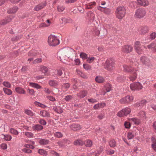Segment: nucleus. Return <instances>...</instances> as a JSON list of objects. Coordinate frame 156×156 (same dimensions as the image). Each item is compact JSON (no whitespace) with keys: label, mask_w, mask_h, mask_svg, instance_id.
<instances>
[{"label":"nucleus","mask_w":156,"mask_h":156,"mask_svg":"<svg viewBox=\"0 0 156 156\" xmlns=\"http://www.w3.org/2000/svg\"><path fill=\"white\" fill-rule=\"evenodd\" d=\"M96 81L98 83H103L105 81V80L103 77L101 76H98L95 78Z\"/></svg>","instance_id":"cd10ccee"},{"label":"nucleus","mask_w":156,"mask_h":156,"mask_svg":"<svg viewBox=\"0 0 156 156\" xmlns=\"http://www.w3.org/2000/svg\"><path fill=\"white\" fill-rule=\"evenodd\" d=\"M111 90V86L109 84H107L106 87V92L105 93H101V94L104 95L105 93L106 92H108L110 91Z\"/></svg>","instance_id":"3c124183"},{"label":"nucleus","mask_w":156,"mask_h":156,"mask_svg":"<svg viewBox=\"0 0 156 156\" xmlns=\"http://www.w3.org/2000/svg\"><path fill=\"white\" fill-rule=\"evenodd\" d=\"M48 43L49 45L54 46L58 44L59 42L56 37L51 35L48 37Z\"/></svg>","instance_id":"7ed1b4c3"},{"label":"nucleus","mask_w":156,"mask_h":156,"mask_svg":"<svg viewBox=\"0 0 156 156\" xmlns=\"http://www.w3.org/2000/svg\"><path fill=\"white\" fill-rule=\"evenodd\" d=\"M80 56L83 59H86L87 58V55L83 52L81 53L80 55Z\"/></svg>","instance_id":"864d4df0"},{"label":"nucleus","mask_w":156,"mask_h":156,"mask_svg":"<svg viewBox=\"0 0 156 156\" xmlns=\"http://www.w3.org/2000/svg\"><path fill=\"white\" fill-rule=\"evenodd\" d=\"M12 19L10 17L0 21V25H4L9 22Z\"/></svg>","instance_id":"4be33fe9"},{"label":"nucleus","mask_w":156,"mask_h":156,"mask_svg":"<svg viewBox=\"0 0 156 156\" xmlns=\"http://www.w3.org/2000/svg\"><path fill=\"white\" fill-rule=\"evenodd\" d=\"M10 132L11 133L15 135H17L18 134V132L16 130L12 128L10 129Z\"/></svg>","instance_id":"a18cd8bd"},{"label":"nucleus","mask_w":156,"mask_h":156,"mask_svg":"<svg viewBox=\"0 0 156 156\" xmlns=\"http://www.w3.org/2000/svg\"><path fill=\"white\" fill-rule=\"evenodd\" d=\"M138 115L141 118L145 119L146 118V113L143 111H140Z\"/></svg>","instance_id":"c9c22d12"},{"label":"nucleus","mask_w":156,"mask_h":156,"mask_svg":"<svg viewBox=\"0 0 156 156\" xmlns=\"http://www.w3.org/2000/svg\"><path fill=\"white\" fill-rule=\"evenodd\" d=\"M3 84L5 87L8 88H10L11 87V84L8 82H4L3 83Z\"/></svg>","instance_id":"13d9d810"},{"label":"nucleus","mask_w":156,"mask_h":156,"mask_svg":"<svg viewBox=\"0 0 156 156\" xmlns=\"http://www.w3.org/2000/svg\"><path fill=\"white\" fill-rule=\"evenodd\" d=\"M115 68V63L113 59L109 58L107 59L104 68L108 71H112Z\"/></svg>","instance_id":"f03ea898"},{"label":"nucleus","mask_w":156,"mask_h":156,"mask_svg":"<svg viewBox=\"0 0 156 156\" xmlns=\"http://www.w3.org/2000/svg\"><path fill=\"white\" fill-rule=\"evenodd\" d=\"M28 93L30 95H34V94L35 91L33 89H28Z\"/></svg>","instance_id":"338daca9"},{"label":"nucleus","mask_w":156,"mask_h":156,"mask_svg":"<svg viewBox=\"0 0 156 156\" xmlns=\"http://www.w3.org/2000/svg\"><path fill=\"white\" fill-rule=\"evenodd\" d=\"M85 145L88 147H90L92 145V141L89 140H87L84 143Z\"/></svg>","instance_id":"ea45409f"},{"label":"nucleus","mask_w":156,"mask_h":156,"mask_svg":"<svg viewBox=\"0 0 156 156\" xmlns=\"http://www.w3.org/2000/svg\"><path fill=\"white\" fill-rule=\"evenodd\" d=\"M125 13V9L123 7H119L116 10V16L117 18L119 19H122L124 16Z\"/></svg>","instance_id":"f257e3e1"},{"label":"nucleus","mask_w":156,"mask_h":156,"mask_svg":"<svg viewBox=\"0 0 156 156\" xmlns=\"http://www.w3.org/2000/svg\"><path fill=\"white\" fill-rule=\"evenodd\" d=\"M106 153L108 154H112L114 153V151L113 150L110 149L109 147L106 148L105 150Z\"/></svg>","instance_id":"79ce46f5"},{"label":"nucleus","mask_w":156,"mask_h":156,"mask_svg":"<svg viewBox=\"0 0 156 156\" xmlns=\"http://www.w3.org/2000/svg\"><path fill=\"white\" fill-rule=\"evenodd\" d=\"M15 90L17 93L21 94H24L25 93V91L22 88L19 87L15 88Z\"/></svg>","instance_id":"a878e982"},{"label":"nucleus","mask_w":156,"mask_h":156,"mask_svg":"<svg viewBox=\"0 0 156 156\" xmlns=\"http://www.w3.org/2000/svg\"><path fill=\"white\" fill-rule=\"evenodd\" d=\"M141 62L143 64L148 65L150 62L149 59L145 56H142L140 58Z\"/></svg>","instance_id":"9d476101"},{"label":"nucleus","mask_w":156,"mask_h":156,"mask_svg":"<svg viewBox=\"0 0 156 156\" xmlns=\"http://www.w3.org/2000/svg\"><path fill=\"white\" fill-rule=\"evenodd\" d=\"M49 26V24L46 25L45 23H40L39 25L40 28L44 27Z\"/></svg>","instance_id":"69168bd1"},{"label":"nucleus","mask_w":156,"mask_h":156,"mask_svg":"<svg viewBox=\"0 0 156 156\" xmlns=\"http://www.w3.org/2000/svg\"><path fill=\"white\" fill-rule=\"evenodd\" d=\"M136 135V133L135 131L129 132L128 133L127 137L129 139H131L134 138Z\"/></svg>","instance_id":"6ab92c4d"},{"label":"nucleus","mask_w":156,"mask_h":156,"mask_svg":"<svg viewBox=\"0 0 156 156\" xmlns=\"http://www.w3.org/2000/svg\"><path fill=\"white\" fill-rule=\"evenodd\" d=\"M135 69L133 68L128 66L124 65L123 66V71L126 72L131 73L133 72Z\"/></svg>","instance_id":"4468645a"},{"label":"nucleus","mask_w":156,"mask_h":156,"mask_svg":"<svg viewBox=\"0 0 156 156\" xmlns=\"http://www.w3.org/2000/svg\"><path fill=\"white\" fill-rule=\"evenodd\" d=\"M83 68L86 70L90 69H91V66L87 64H83Z\"/></svg>","instance_id":"052dcab7"},{"label":"nucleus","mask_w":156,"mask_h":156,"mask_svg":"<svg viewBox=\"0 0 156 156\" xmlns=\"http://www.w3.org/2000/svg\"><path fill=\"white\" fill-rule=\"evenodd\" d=\"M125 98L126 103H129L132 101L133 99V97L130 95L127 96Z\"/></svg>","instance_id":"c756f323"},{"label":"nucleus","mask_w":156,"mask_h":156,"mask_svg":"<svg viewBox=\"0 0 156 156\" xmlns=\"http://www.w3.org/2000/svg\"><path fill=\"white\" fill-rule=\"evenodd\" d=\"M41 70L43 72L46 73L48 71V69L45 66H40Z\"/></svg>","instance_id":"603ef678"},{"label":"nucleus","mask_w":156,"mask_h":156,"mask_svg":"<svg viewBox=\"0 0 156 156\" xmlns=\"http://www.w3.org/2000/svg\"><path fill=\"white\" fill-rule=\"evenodd\" d=\"M3 139L7 141H10L12 139V136L9 135H4Z\"/></svg>","instance_id":"37998d69"},{"label":"nucleus","mask_w":156,"mask_h":156,"mask_svg":"<svg viewBox=\"0 0 156 156\" xmlns=\"http://www.w3.org/2000/svg\"><path fill=\"white\" fill-rule=\"evenodd\" d=\"M138 5L143 6H146L149 4L147 0H137Z\"/></svg>","instance_id":"ddd939ff"},{"label":"nucleus","mask_w":156,"mask_h":156,"mask_svg":"<svg viewBox=\"0 0 156 156\" xmlns=\"http://www.w3.org/2000/svg\"><path fill=\"white\" fill-rule=\"evenodd\" d=\"M1 147L2 149L5 150L7 149V145L5 143L2 144L1 145Z\"/></svg>","instance_id":"774afa93"},{"label":"nucleus","mask_w":156,"mask_h":156,"mask_svg":"<svg viewBox=\"0 0 156 156\" xmlns=\"http://www.w3.org/2000/svg\"><path fill=\"white\" fill-rule=\"evenodd\" d=\"M156 37V33L153 32L150 35V38L151 40L154 39Z\"/></svg>","instance_id":"6e6d98bb"},{"label":"nucleus","mask_w":156,"mask_h":156,"mask_svg":"<svg viewBox=\"0 0 156 156\" xmlns=\"http://www.w3.org/2000/svg\"><path fill=\"white\" fill-rule=\"evenodd\" d=\"M22 151L24 152L27 153H30L32 152V151L28 148H25L22 149Z\"/></svg>","instance_id":"e2e57ef3"},{"label":"nucleus","mask_w":156,"mask_h":156,"mask_svg":"<svg viewBox=\"0 0 156 156\" xmlns=\"http://www.w3.org/2000/svg\"><path fill=\"white\" fill-rule=\"evenodd\" d=\"M46 5L45 2H43L35 6L34 9V10L38 11L43 9Z\"/></svg>","instance_id":"9b49d317"},{"label":"nucleus","mask_w":156,"mask_h":156,"mask_svg":"<svg viewBox=\"0 0 156 156\" xmlns=\"http://www.w3.org/2000/svg\"><path fill=\"white\" fill-rule=\"evenodd\" d=\"M129 120L130 121L133 122L134 124L136 125H138L140 123V120L135 118L129 119Z\"/></svg>","instance_id":"bb28decb"},{"label":"nucleus","mask_w":156,"mask_h":156,"mask_svg":"<svg viewBox=\"0 0 156 156\" xmlns=\"http://www.w3.org/2000/svg\"><path fill=\"white\" fill-rule=\"evenodd\" d=\"M65 7L62 5H59L58 6V10L59 12H62L65 9Z\"/></svg>","instance_id":"4d7b16f0"},{"label":"nucleus","mask_w":156,"mask_h":156,"mask_svg":"<svg viewBox=\"0 0 156 156\" xmlns=\"http://www.w3.org/2000/svg\"><path fill=\"white\" fill-rule=\"evenodd\" d=\"M152 147L154 151H156V140L154 139H152Z\"/></svg>","instance_id":"49530a36"},{"label":"nucleus","mask_w":156,"mask_h":156,"mask_svg":"<svg viewBox=\"0 0 156 156\" xmlns=\"http://www.w3.org/2000/svg\"><path fill=\"white\" fill-rule=\"evenodd\" d=\"M134 49L136 51L138 54H140L143 53V50L141 46L140 43L139 41H136L135 43Z\"/></svg>","instance_id":"0eeeda50"},{"label":"nucleus","mask_w":156,"mask_h":156,"mask_svg":"<svg viewBox=\"0 0 156 156\" xmlns=\"http://www.w3.org/2000/svg\"><path fill=\"white\" fill-rule=\"evenodd\" d=\"M87 91L85 90H83L80 91L77 94L78 96L80 98H83L87 94Z\"/></svg>","instance_id":"5701e85b"},{"label":"nucleus","mask_w":156,"mask_h":156,"mask_svg":"<svg viewBox=\"0 0 156 156\" xmlns=\"http://www.w3.org/2000/svg\"><path fill=\"white\" fill-rule=\"evenodd\" d=\"M70 127L72 130L75 131L79 130L81 129V127L80 125L75 124L71 125Z\"/></svg>","instance_id":"dca6fc26"},{"label":"nucleus","mask_w":156,"mask_h":156,"mask_svg":"<svg viewBox=\"0 0 156 156\" xmlns=\"http://www.w3.org/2000/svg\"><path fill=\"white\" fill-rule=\"evenodd\" d=\"M54 73L55 75H58L59 76H61L62 73V70L60 69L55 70Z\"/></svg>","instance_id":"8fccbe9b"},{"label":"nucleus","mask_w":156,"mask_h":156,"mask_svg":"<svg viewBox=\"0 0 156 156\" xmlns=\"http://www.w3.org/2000/svg\"><path fill=\"white\" fill-rule=\"evenodd\" d=\"M48 140L44 139H41L39 141V143L41 145H46L48 144Z\"/></svg>","instance_id":"c85d7f7f"},{"label":"nucleus","mask_w":156,"mask_h":156,"mask_svg":"<svg viewBox=\"0 0 156 156\" xmlns=\"http://www.w3.org/2000/svg\"><path fill=\"white\" fill-rule=\"evenodd\" d=\"M137 70L135 69L133 72H131V74L129 77L130 80L133 81L136 79L137 76Z\"/></svg>","instance_id":"f8f14e48"},{"label":"nucleus","mask_w":156,"mask_h":156,"mask_svg":"<svg viewBox=\"0 0 156 156\" xmlns=\"http://www.w3.org/2000/svg\"><path fill=\"white\" fill-rule=\"evenodd\" d=\"M84 144V142L81 140L78 139L75 141L74 142V145H82Z\"/></svg>","instance_id":"58836bf2"},{"label":"nucleus","mask_w":156,"mask_h":156,"mask_svg":"<svg viewBox=\"0 0 156 156\" xmlns=\"http://www.w3.org/2000/svg\"><path fill=\"white\" fill-rule=\"evenodd\" d=\"M60 21L61 23L65 24L67 23L71 22L72 20L70 19H67L65 17H62L61 18Z\"/></svg>","instance_id":"393cba45"},{"label":"nucleus","mask_w":156,"mask_h":156,"mask_svg":"<svg viewBox=\"0 0 156 156\" xmlns=\"http://www.w3.org/2000/svg\"><path fill=\"white\" fill-rule=\"evenodd\" d=\"M148 30V28L147 26L142 27L139 30L140 33L142 34L147 33Z\"/></svg>","instance_id":"2eb2a0df"},{"label":"nucleus","mask_w":156,"mask_h":156,"mask_svg":"<svg viewBox=\"0 0 156 156\" xmlns=\"http://www.w3.org/2000/svg\"><path fill=\"white\" fill-rule=\"evenodd\" d=\"M40 114L43 117H49L50 116L49 113L44 110L41 111Z\"/></svg>","instance_id":"412c9836"},{"label":"nucleus","mask_w":156,"mask_h":156,"mask_svg":"<svg viewBox=\"0 0 156 156\" xmlns=\"http://www.w3.org/2000/svg\"><path fill=\"white\" fill-rule=\"evenodd\" d=\"M3 90L5 94L8 95H10L12 94V91L9 89L4 87Z\"/></svg>","instance_id":"2f4dec72"},{"label":"nucleus","mask_w":156,"mask_h":156,"mask_svg":"<svg viewBox=\"0 0 156 156\" xmlns=\"http://www.w3.org/2000/svg\"><path fill=\"white\" fill-rule=\"evenodd\" d=\"M42 61V58H38L37 59H36L35 60H34L33 62V63L34 64H36L40 62H41Z\"/></svg>","instance_id":"5fc2aeb1"},{"label":"nucleus","mask_w":156,"mask_h":156,"mask_svg":"<svg viewBox=\"0 0 156 156\" xmlns=\"http://www.w3.org/2000/svg\"><path fill=\"white\" fill-rule=\"evenodd\" d=\"M48 83L50 86L52 87H57L58 85V82L56 80H54L49 81Z\"/></svg>","instance_id":"b1692460"},{"label":"nucleus","mask_w":156,"mask_h":156,"mask_svg":"<svg viewBox=\"0 0 156 156\" xmlns=\"http://www.w3.org/2000/svg\"><path fill=\"white\" fill-rule=\"evenodd\" d=\"M115 142L114 140H111L109 142V145L110 146L113 147L115 146Z\"/></svg>","instance_id":"de8ad7c7"},{"label":"nucleus","mask_w":156,"mask_h":156,"mask_svg":"<svg viewBox=\"0 0 156 156\" xmlns=\"http://www.w3.org/2000/svg\"><path fill=\"white\" fill-rule=\"evenodd\" d=\"M54 110L58 113H61L63 112L62 109L60 107H54L53 108Z\"/></svg>","instance_id":"f704fd0d"},{"label":"nucleus","mask_w":156,"mask_h":156,"mask_svg":"<svg viewBox=\"0 0 156 156\" xmlns=\"http://www.w3.org/2000/svg\"><path fill=\"white\" fill-rule=\"evenodd\" d=\"M146 14L145 9L143 8L137 9L136 11L135 17L137 18H141L144 17Z\"/></svg>","instance_id":"20e7f679"},{"label":"nucleus","mask_w":156,"mask_h":156,"mask_svg":"<svg viewBox=\"0 0 156 156\" xmlns=\"http://www.w3.org/2000/svg\"><path fill=\"white\" fill-rule=\"evenodd\" d=\"M94 59V58L93 57H91L88 58L87 60V61L89 63H91L93 62Z\"/></svg>","instance_id":"0e129e2a"},{"label":"nucleus","mask_w":156,"mask_h":156,"mask_svg":"<svg viewBox=\"0 0 156 156\" xmlns=\"http://www.w3.org/2000/svg\"><path fill=\"white\" fill-rule=\"evenodd\" d=\"M130 87L132 90H139L143 88V86L139 82H137L131 83L130 84Z\"/></svg>","instance_id":"423d86ee"},{"label":"nucleus","mask_w":156,"mask_h":156,"mask_svg":"<svg viewBox=\"0 0 156 156\" xmlns=\"http://www.w3.org/2000/svg\"><path fill=\"white\" fill-rule=\"evenodd\" d=\"M126 79V77L123 76H119L117 79V81L119 82L123 81Z\"/></svg>","instance_id":"c03bdc74"},{"label":"nucleus","mask_w":156,"mask_h":156,"mask_svg":"<svg viewBox=\"0 0 156 156\" xmlns=\"http://www.w3.org/2000/svg\"><path fill=\"white\" fill-rule=\"evenodd\" d=\"M54 136L58 138H60L62 136V134L60 132H57L55 133Z\"/></svg>","instance_id":"bf43d9fd"},{"label":"nucleus","mask_w":156,"mask_h":156,"mask_svg":"<svg viewBox=\"0 0 156 156\" xmlns=\"http://www.w3.org/2000/svg\"><path fill=\"white\" fill-rule=\"evenodd\" d=\"M38 152L39 154L41 155H45L46 156L47 155V151L43 149H39L38 151Z\"/></svg>","instance_id":"72a5a7b5"},{"label":"nucleus","mask_w":156,"mask_h":156,"mask_svg":"<svg viewBox=\"0 0 156 156\" xmlns=\"http://www.w3.org/2000/svg\"><path fill=\"white\" fill-rule=\"evenodd\" d=\"M96 4V2H91L87 4V8L88 9H91L95 6Z\"/></svg>","instance_id":"473e14b6"},{"label":"nucleus","mask_w":156,"mask_h":156,"mask_svg":"<svg viewBox=\"0 0 156 156\" xmlns=\"http://www.w3.org/2000/svg\"><path fill=\"white\" fill-rule=\"evenodd\" d=\"M97 9L103 12L105 14L107 15L110 14L111 13V10L108 8L99 6L97 7Z\"/></svg>","instance_id":"6e6552de"},{"label":"nucleus","mask_w":156,"mask_h":156,"mask_svg":"<svg viewBox=\"0 0 156 156\" xmlns=\"http://www.w3.org/2000/svg\"><path fill=\"white\" fill-rule=\"evenodd\" d=\"M131 112V109L129 108H126L118 112L117 115L119 117H123L124 116H126L129 114Z\"/></svg>","instance_id":"39448f33"},{"label":"nucleus","mask_w":156,"mask_h":156,"mask_svg":"<svg viewBox=\"0 0 156 156\" xmlns=\"http://www.w3.org/2000/svg\"><path fill=\"white\" fill-rule=\"evenodd\" d=\"M46 97L48 100L51 101H54L56 100L55 98L52 96L51 95H47Z\"/></svg>","instance_id":"09e8293b"},{"label":"nucleus","mask_w":156,"mask_h":156,"mask_svg":"<svg viewBox=\"0 0 156 156\" xmlns=\"http://www.w3.org/2000/svg\"><path fill=\"white\" fill-rule=\"evenodd\" d=\"M24 112L27 115L30 116H32L34 115L33 112L30 110L28 109H25Z\"/></svg>","instance_id":"7c9ffc66"},{"label":"nucleus","mask_w":156,"mask_h":156,"mask_svg":"<svg viewBox=\"0 0 156 156\" xmlns=\"http://www.w3.org/2000/svg\"><path fill=\"white\" fill-rule=\"evenodd\" d=\"M133 49V47L129 45H125L122 47V51L124 53H128L131 52Z\"/></svg>","instance_id":"1a4fd4ad"},{"label":"nucleus","mask_w":156,"mask_h":156,"mask_svg":"<svg viewBox=\"0 0 156 156\" xmlns=\"http://www.w3.org/2000/svg\"><path fill=\"white\" fill-rule=\"evenodd\" d=\"M32 128L34 130L40 131L42 129L43 127L39 124H36L33 126Z\"/></svg>","instance_id":"a211bd4d"},{"label":"nucleus","mask_w":156,"mask_h":156,"mask_svg":"<svg viewBox=\"0 0 156 156\" xmlns=\"http://www.w3.org/2000/svg\"><path fill=\"white\" fill-rule=\"evenodd\" d=\"M18 8L17 7H14L9 9L8 11L9 13H15L18 10Z\"/></svg>","instance_id":"aec40b11"},{"label":"nucleus","mask_w":156,"mask_h":156,"mask_svg":"<svg viewBox=\"0 0 156 156\" xmlns=\"http://www.w3.org/2000/svg\"><path fill=\"white\" fill-rule=\"evenodd\" d=\"M37 55V51L34 50H32L29 51L28 55L29 56H34Z\"/></svg>","instance_id":"e433bc0d"},{"label":"nucleus","mask_w":156,"mask_h":156,"mask_svg":"<svg viewBox=\"0 0 156 156\" xmlns=\"http://www.w3.org/2000/svg\"><path fill=\"white\" fill-rule=\"evenodd\" d=\"M103 150V147H101L97 151V152H95V155L98 156Z\"/></svg>","instance_id":"680f3d73"},{"label":"nucleus","mask_w":156,"mask_h":156,"mask_svg":"<svg viewBox=\"0 0 156 156\" xmlns=\"http://www.w3.org/2000/svg\"><path fill=\"white\" fill-rule=\"evenodd\" d=\"M155 44L154 43H152L147 45V47L148 49H151L153 52H154V49L155 46Z\"/></svg>","instance_id":"4c0bfd02"},{"label":"nucleus","mask_w":156,"mask_h":156,"mask_svg":"<svg viewBox=\"0 0 156 156\" xmlns=\"http://www.w3.org/2000/svg\"><path fill=\"white\" fill-rule=\"evenodd\" d=\"M24 135L28 138L33 137L34 136V134L33 133L31 132H25Z\"/></svg>","instance_id":"a19ab883"},{"label":"nucleus","mask_w":156,"mask_h":156,"mask_svg":"<svg viewBox=\"0 0 156 156\" xmlns=\"http://www.w3.org/2000/svg\"><path fill=\"white\" fill-rule=\"evenodd\" d=\"M29 85L31 86L33 88H35L37 89H41L42 88L41 86L39 85L37 83L29 82Z\"/></svg>","instance_id":"f3484780"}]
</instances>
